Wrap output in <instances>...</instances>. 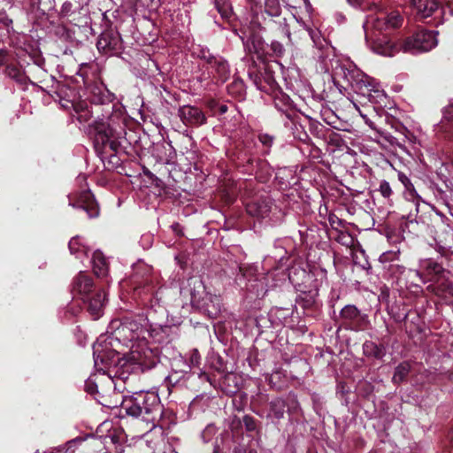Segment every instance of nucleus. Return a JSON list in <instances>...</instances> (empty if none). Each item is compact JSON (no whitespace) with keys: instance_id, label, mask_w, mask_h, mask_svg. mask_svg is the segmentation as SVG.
Here are the masks:
<instances>
[{"instance_id":"f257e3e1","label":"nucleus","mask_w":453,"mask_h":453,"mask_svg":"<svg viewBox=\"0 0 453 453\" xmlns=\"http://www.w3.org/2000/svg\"><path fill=\"white\" fill-rule=\"evenodd\" d=\"M92 349L97 372L85 380L84 388L88 394L98 400L97 395H104L111 388L121 391L118 383L126 382L128 376L125 371H119V367L124 368L127 362L112 348L111 342H94Z\"/></svg>"},{"instance_id":"f03ea898","label":"nucleus","mask_w":453,"mask_h":453,"mask_svg":"<svg viewBox=\"0 0 453 453\" xmlns=\"http://www.w3.org/2000/svg\"><path fill=\"white\" fill-rule=\"evenodd\" d=\"M121 409L127 416L140 418L151 427L162 416V406L158 395L153 391L139 390L122 396Z\"/></svg>"},{"instance_id":"7ed1b4c3","label":"nucleus","mask_w":453,"mask_h":453,"mask_svg":"<svg viewBox=\"0 0 453 453\" xmlns=\"http://www.w3.org/2000/svg\"><path fill=\"white\" fill-rule=\"evenodd\" d=\"M336 75L345 79L356 93L367 96L371 103L380 106L385 105L387 96L380 84L354 64L340 65L336 70Z\"/></svg>"},{"instance_id":"20e7f679","label":"nucleus","mask_w":453,"mask_h":453,"mask_svg":"<svg viewBox=\"0 0 453 453\" xmlns=\"http://www.w3.org/2000/svg\"><path fill=\"white\" fill-rule=\"evenodd\" d=\"M173 326H157L149 332L142 325L135 320L126 319L124 321L113 319L109 324L106 334L111 340H146L148 333L149 337L164 338L170 335L176 330Z\"/></svg>"},{"instance_id":"39448f33","label":"nucleus","mask_w":453,"mask_h":453,"mask_svg":"<svg viewBox=\"0 0 453 453\" xmlns=\"http://www.w3.org/2000/svg\"><path fill=\"white\" fill-rule=\"evenodd\" d=\"M180 294L189 297L193 305L203 309L210 318H216L221 311L219 297L207 293L203 281L197 277L189 278L187 286L181 288Z\"/></svg>"},{"instance_id":"423d86ee","label":"nucleus","mask_w":453,"mask_h":453,"mask_svg":"<svg viewBox=\"0 0 453 453\" xmlns=\"http://www.w3.org/2000/svg\"><path fill=\"white\" fill-rule=\"evenodd\" d=\"M117 116H111L107 122H98L96 126L95 148L98 151L107 152L109 149L111 152H117L120 147L119 139L124 134L122 121H115Z\"/></svg>"},{"instance_id":"0eeeda50","label":"nucleus","mask_w":453,"mask_h":453,"mask_svg":"<svg viewBox=\"0 0 453 453\" xmlns=\"http://www.w3.org/2000/svg\"><path fill=\"white\" fill-rule=\"evenodd\" d=\"M156 342H134L130 346V353L128 357L120 354L127 360V365L124 368L119 367V371H125L129 377V369L132 363H136L144 366H153L159 362L160 349L155 346Z\"/></svg>"},{"instance_id":"6e6552de","label":"nucleus","mask_w":453,"mask_h":453,"mask_svg":"<svg viewBox=\"0 0 453 453\" xmlns=\"http://www.w3.org/2000/svg\"><path fill=\"white\" fill-rule=\"evenodd\" d=\"M373 8L376 12L369 14L366 18L365 23L364 24L366 40H368V31L370 29L387 31L401 26L403 18L398 12L393 11L391 12H387L379 9L376 4L373 5Z\"/></svg>"},{"instance_id":"1a4fd4ad","label":"nucleus","mask_w":453,"mask_h":453,"mask_svg":"<svg viewBox=\"0 0 453 453\" xmlns=\"http://www.w3.org/2000/svg\"><path fill=\"white\" fill-rule=\"evenodd\" d=\"M437 43V32L419 30L405 40L403 49L405 52L418 54L431 50Z\"/></svg>"},{"instance_id":"9d476101","label":"nucleus","mask_w":453,"mask_h":453,"mask_svg":"<svg viewBox=\"0 0 453 453\" xmlns=\"http://www.w3.org/2000/svg\"><path fill=\"white\" fill-rule=\"evenodd\" d=\"M340 318L343 324L354 331H366L371 327L368 315L352 304H347L341 310Z\"/></svg>"},{"instance_id":"9b49d317","label":"nucleus","mask_w":453,"mask_h":453,"mask_svg":"<svg viewBox=\"0 0 453 453\" xmlns=\"http://www.w3.org/2000/svg\"><path fill=\"white\" fill-rule=\"evenodd\" d=\"M70 205L74 208H81L88 213V218H96L99 215L98 205L89 190L82 191L77 197L76 202H70Z\"/></svg>"},{"instance_id":"f8f14e48","label":"nucleus","mask_w":453,"mask_h":453,"mask_svg":"<svg viewBox=\"0 0 453 453\" xmlns=\"http://www.w3.org/2000/svg\"><path fill=\"white\" fill-rule=\"evenodd\" d=\"M94 287L92 279L83 272H81L74 279L73 291L75 295L81 296L84 301L87 300L88 294Z\"/></svg>"},{"instance_id":"ddd939ff","label":"nucleus","mask_w":453,"mask_h":453,"mask_svg":"<svg viewBox=\"0 0 453 453\" xmlns=\"http://www.w3.org/2000/svg\"><path fill=\"white\" fill-rule=\"evenodd\" d=\"M180 116L184 123L193 126H201L206 120L204 114L200 109L190 105L181 107Z\"/></svg>"},{"instance_id":"4468645a","label":"nucleus","mask_w":453,"mask_h":453,"mask_svg":"<svg viewBox=\"0 0 453 453\" xmlns=\"http://www.w3.org/2000/svg\"><path fill=\"white\" fill-rule=\"evenodd\" d=\"M217 343L218 346L211 347V350L208 352L207 361L214 370L221 374H226L227 372L226 363L224 357L219 353L221 347L226 346V344H224V342H217Z\"/></svg>"},{"instance_id":"2eb2a0df","label":"nucleus","mask_w":453,"mask_h":453,"mask_svg":"<svg viewBox=\"0 0 453 453\" xmlns=\"http://www.w3.org/2000/svg\"><path fill=\"white\" fill-rule=\"evenodd\" d=\"M371 48L375 53L386 57L394 56L398 50L396 45L385 35L374 38Z\"/></svg>"},{"instance_id":"dca6fc26","label":"nucleus","mask_w":453,"mask_h":453,"mask_svg":"<svg viewBox=\"0 0 453 453\" xmlns=\"http://www.w3.org/2000/svg\"><path fill=\"white\" fill-rule=\"evenodd\" d=\"M88 440V446L92 449H98L99 452H101L104 447L103 446V441L100 439L95 438L93 436H78L74 439L68 441L64 448L65 449V453H73L75 449L81 445L82 442Z\"/></svg>"},{"instance_id":"f3484780","label":"nucleus","mask_w":453,"mask_h":453,"mask_svg":"<svg viewBox=\"0 0 453 453\" xmlns=\"http://www.w3.org/2000/svg\"><path fill=\"white\" fill-rule=\"evenodd\" d=\"M201 58L207 59L222 81H225L229 77V65L223 58L211 56L209 53L207 56L205 52H203Z\"/></svg>"},{"instance_id":"a211bd4d","label":"nucleus","mask_w":453,"mask_h":453,"mask_svg":"<svg viewBox=\"0 0 453 453\" xmlns=\"http://www.w3.org/2000/svg\"><path fill=\"white\" fill-rule=\"evenodd\" d=\"M412 8L421 18L430 17L438 8L437 0H412Z\"/></svg>"},{"instance_id":"6ab92c4d","label":"nucleus","mask_w":453,"mask_h":453,"mask_svg":"<svg viewBox=\"0 0 453 453\" xmlns=\"http://www.w3.org/2000/svg\"><path fill=\"white\" fill-rule=\"evenodd\" d=\"M421 268L426 273L429 280L439 281L443 277L445 271L442 266L432 259L424 260L421 263Z\"/></svg>"},{"instance_id":"aec40b11","label":"nucleus","mask_w":453,"mask_h":453,"mask_svg":"<svg viewBox=\"0 0 453 453\" xmlns=\"http://www.w3.org/2000/svg\"><path fill=\"white\" fill-rule=\"evenodd\" d=\"M88 302V309L89 313L95 319L102 315V311L105 303L106 294L104 291H99L92 298H87Z\"/></svg>"},{"instance_id":"412c9836","label":"nucleus","mask_w":453,"mask_h":453,"mask_svg":"<svg viewBox=\"0 0 453 453\" xmlns=\"http://www.w3.org/2000/svg\"><path fill=\"white\" fill-rule=\"evenodd\" d=\"M92 267L97 277H105L108 274V263L100 250H96L92 257Z\"/></svg>"},{"instance_id":"4be33fe9","label":"nucleus","mask_w":453,"mask_h":453,"mask_svg":"<svg viewBox=\"0 0 453 453\" xmlns=\"http://www.w3.org/2000/svg\"><path fill=\"white\" fill-rule=\"evenodd\" d=\"M119 39L118 37H111L109 35H103L97 41L96 46L98 50L104 54H111L119 49Z\"/></svg>"},{"instance_id":"5701e85b","label":"nucleus","mask_w":453,"mask_h":453,"mask_svg":"<svg viewBox=\"0 0 453 453\" xmlns=\"http://www.w3.org/2000/svg\"><path fill=\"white\" fill-rule=\"evenodd\" d=\"M363 350L365 356L381 358L386 353L384 342H365Z\"/></svg>"},{"instance_id":"b1692460","label":"nucleus","mask_w":453,"mask_h":453,"mask_svg":"<svg viewBox=\"0 0 453 453\" xmlns=\"http://www.w3.org/2000/svg\"><path fill=\"white\" fill-rule=\"evenodd\" d=\"M69 250L72 254L76 255L78 258H81L82 256H88L89 247L81 239V237L76 236L70 240Z\"/></svg>"},{"instance_id":"393cba45","label":"nucleus","mask_w":453,"mask_h":453,"mask_svg":"<svg viewBox=\"0 0 453 453\" xmlns=\"http://www.w3.org/2000/svg\"><path fill=\"white\" fill-rule=\"evenodd\" d=\"M114 99V95L103 88H95L92 92L91 101L96 104H104L111 103Z\"/></svg>"},{"instance_id":"a878e982","label":"nucleus","mask_w":453,"mask_h":453,"mask_svg":"<svg viewBox=\"0 0 453 453\" xmlns=\"http://www.w3.org/2000/svg\"><path fill=\"white\" fill-rule=\"evenodd\" d=\"M286 403L282 398H276L270 403V411L268 417H272L277 420L284 417Z\"/></svg>"},{"instance_id":"bb28decb","label":"nucleus","mask_w":453,"mask_h":453,"mask_svg":"<svg viewBox=\"0 0 453 453\" xmlns=\"http://www.w3.org/2000/svg\"><path fill=\"white\" fill-rule=\"evenodd\" d=\"M244 337L257 340L263 332L255 319H250L247 320L244 328Z\"/></svg>"},{"instance_id":"cd10ccee","label":"nucleus","mask_w":453,"mask_h":453,"mask_svg":"<svg viewBox=\"0 0 453 453\" xmlns=\"http://www.w3.org/2000/svg\"><path fill=\"white\" fill-rule=\"evenodd\" d=\"M411 370V365L408 362H403L398 365L393 375V382L399 384L404 380Z\"/></svg>"},{"instance_id":"c85d7f7f","label":"nucleus","mask_w":453,"mask_h":453,"mask_svg":"<svg viewBox=\"0 0 453 453\" xmlns=\"http://www.w3.org/2000/svg\"><path fill=\"white\" fill-rule=\"evenodd\" d=\"M180 378L181 377L179 375L178 372L175 371L174 372L165 378L161 387L163 388H165L168 391V394H170L173 388L180 386Z\"/></svg>"},{"instance_id":"c756f323","label":"nucleus","mask_w":453,"mask_h":453,"mask_svg":"<svg viewBox=\"0 0 453 453\" xmlns=\"http://www.w3.org/2000/svg\"><path fill=\"white\" fill-rule=\"evenodd\" d=\"M177 363H182V368L180 369V372L183 373H188L192 365H196L200 362V356L198 354L197 349H194L191 357H190V363L191 365L188 364L182 357H180V359L176 360Z\"/></svg>"},{"instance_id":"7c9ffc66","label":"nucleus","mask_w":453,"mask_h":453,"mask_svg":"<svg viewBox=\"0 0 453 453\" xmlns=\"http://www.w3.org/2000/svg\"><path fill=\"white\" fill-rule=\"evenodd\" d=\"M215 6L223 18H229L232 8L227 0H215Z\"/></svg>"},{"instance_id":"2f4dec72","label":"nucleus","mask_w":453,"mask_h":453,"mask_svg":"<svg viewBox=\"0 0 453 453\" xmlns=\"http://www.w3.org/2000/svg\"><path fill=\"white\" fill-rule=\"evenodd\" d=\"M281 372L279 371H276L270 374L268 377H266V380L271 385L273 388H275L277 390L281 389L284 387V381L280 380Z\"/></svg>"},{"instance_id":"473e14b6","label":"nucleus","mask_w":453,"mask_h":453,"mask_svg":"<svg viewBox=\"0 0 453 453\" xmlns=\"http://www.w3.org/2000/svg\"><path fill=\"white\" fill-rule=\"evenodd\" d=\"M265 12L272 17H277L280 14V5L278 0H266Z\"/></svg>"},{"instance_id":"72a5a7b5","label":"nucleus","mask_w":453,"mask_h":453,"mask_svg":"<svg viewBox=\"0 0 453 453\" xmlns=\"http://www.w3.org/2000/svg\"><path fill=\"white\" fill-rule=\"evenodd\" d=\"M398 180L405 187V188L409 192V195L411 196V197L418 196L414 189L413 184L411 183L410 178L405 173L398 172Z\"/></svg>"},{"instance_id":"f704fd0d","label":"nucleus","mask_w":453,"mask_h":453,"mask_svg":"<svg viewBox=\"0 0 453 453\" xmlns=\"http://www.w3.org/2000/svg\"><path fill=\"white\" fill-rule=\"evenodd\" d=\"M5 73L8 77L19 82H22L24 80L22 72L18 67L13 65H8L5 69Z\"/></svg>"},{"instance_id":"c9c22d12","label":"nucleus","mask_w":453,"mask_h":453,"mask_svg":"<svg viewBox=\"0 0 453 453\" xmlns=\"http://www.w3.org/2000/svg\"><path fill=\"white\" fill-rule=\"evenodd\" d=\"M399 250L386 251L380 256L379 260L383 264L396 261L399 258Z\"/></svg>"},{"instance_id":"e433bc0d","label":"nucleus","mask_w":453,"mask_h":453,"mask_svg":"<svg viewBox=\"0 0 453 453\" xmlns=\"http://www.w3.org/2000/svg\"><path fill=\"white\" fill-rule=\"evenodd\" d=\"M217 433L216 426L209 424L201 433V437L204 442H209Z\"/></svg>"},{"instance_id":"4c0bfd02","label":"nucleus","mask_w":453,"mask_h":453,"mask_svg":"<svg viewBox=\"0 0 453 453\" xmlns=\"http://www.w3.org/2000/svg\"><path fill=\"white\" fill-rule=\"evenodd\" d=\"M379 191L380 195L385 198H389L393 193L389 182L385 180L380 181Z\"/></svg>"},{"instance_id":"58836bf2","label":"nucleus","mask_w":453,"mask_h":453,"mask_svg":"<svg viewBox=\"0 0 453 453\" xmlns=\"http://www.w3.org/2000/svg\"><path fill=\"white\" fill-rule=\"evenodd\" d=\"M242 421L247 431L253 432L257 429V421L253 417L250 415H244Z\"/></svg>"},{"instance_id":"ea45409f","label":"nucleus","mask_w":453,"mask_h":453,"mask_svg":"<svg viewBox=\"0 0 453 453\" xmlns=\"http://www.w3.org/2000/svg\"><path fill=\"white\" fill-rule=\"evenodd\" d=\"M354 104V107L357 109V111H358L359 115L362 117V119H364V121L365 122V124L371 128V129H373L375 130L376 129V127L374 125V123L367 117L366 114H364L362 112V111L360 110V108L355 104L353 103Z\"/></svg>"},{"instance_id":"a19ab883","label":"nucleus","mask_w":453,"mask_h":453,"mask_svg":"<svg viewBox=\"0 0 453 453\" xmlns=\"http://www.w3.org/2000/svg\"><path fill=\"white\" fill-rule=\"evenodd\" d=\"M203 400V395H196L192 402L189 403L188 411L190 412H194L196 409H198L200 402Z\"/></svg>"},{"instance_id":"79ce46f5","label":"nucleus","mask_w":453,"mask_h":453,"mask_svg":"<svg viewBox=\"0 0 453 453\" xmlns=\"http://www.w3.org/2000/svg\"><path fill=\"white\" fill-rule=\"evenodd\" d=\"M259 141L263 144L270 147L272 145V143H273V137L268 135V134H260L259 135Z\"/></svg>"},{"instance_id":"37998d69","label":"nucleus","mask_w":453,"mask_h":453,"mask_svg":"<svg viewBox=\"0 0 453 453\" xmlns=\"http://www.w3.org/2000/svg\"><path fill=\"white\" fill-rule=\"evenodd\" d=\"M282 32L285 34V35L288 37L289 42H292V34L290 32V25L284 24V27H282Z\"/></svg>"},{"instance_id":"c03bdc74","label":"nucleus","mask_w":453,"mask_h":453,"mask_svg":"<svg viewBox=\"0 0 453 453\" xmlns=\"http://www.w3.org/2000/svg\"><path fill=\"white\" fill-rule=\"evenodd\" d=\"M444 117L448 119H453V104L446 107L444 111Z\"/></svg>"},{"instance_id":"a18cd8bd","label":"nucleus","mask_w":453,"mask_h":453,"mask_svg":"<svg viewBox=\"0 0 453 453\" xmlns=\"http://www.w3.org/2000/svg\"><path fill=\"white\" fill-rule=\"evenodd\" d=\"M272 48L275 52H277L279 54H281L284 50L282 45L279 42H273Z\"/></svg>"},{"instance_id":"49530a36","label":"nucleus","mask_w":453,"mask_h":453,"mask_svg":"<svg viewBox=\"0 0 453 453\" xmlns=\"http://www.w3.org/2000/svg\"><path fill=\"white\" fill-rule=\"evenodd\" d=\"M6 53L4 50H0V65L5 62Z\"/></svg>"},{"instance_id":"de8ad7c7","label":"nucleus","mask_w":453,"mask_h":453,"mask_svg":"<svg viewBox=\"0 0 453 453\" xmlns=\"http://www.w3.org/2000/svg\"><path fill=\"white\" fill-rule=\"evenodd\" d=\"M348 2L353 6H361L362 0H348Z\"/></svg>"},{"instance_id":"09e8293b","label":"nucleus","mask_w":453,"mask_h":453,"mask_svg":"<svg viewBox=\"0 0 453 453\" xmlns=\"http://www.w3.org/2000/svg\"><path fill=\"white\" fill-rule=\"evenodd\" d=\"M198 377H199L200 379H202V380H209L208 375H207L205 372H200L198 373Z\"/></svg>"},{"instance_id":"8fccbe9b","label":"nucleus","mask_w":453,"mask_h":453,"mask_svg":"<svg viewBox=\"0 0 453 453\" xmlns=\"http://www.w3.org/2000/svg\"><path fill=\"white\" fill-rule=\"evenodd\" d=\"M311 38L315 42V35H314V33L313 31H311V29H307Z\"/></svg>"},{"instance_id":"3c124183","label":"nucleus","mask_w":453,"mask_h":453,"mask_svg":"<svg viewBox=\"0 0 453 453\" xmlns=\"http://www.w3.org/2000/svg\"><path fill=\"white\" fill-rule=\"evenodd\" d=\"M447 4H448L449 8L453 11V0L449 1Z\"/></svg>"},{"instance_id":"603ef678","label":"nucleus","mask_w":453,"mask_h":453,"mask_svg":"<svg viewBox=\"0 0 453 453\" xmlns=\"http://www.w3.org/2000/svg\"><path fill=\"white\" fill-rule=\"evenodd\" d=\"M232 377H234V375L232 373L226 375L227 380H230Z\"/></svg>"},{"instance_id":"864d4df0","label":"nucleus","mask_w":453,"mask_h":453,"mask_svg":"<svg viewBox=\"0 0 453 453\" xmlns=\"http://www.w3.org/2000/svg\"><path fill=\"white\" fill-rule=\"evenodd\" d=\"M449 246H441V249L444 251L445 250L449 249Z\"/></svg>"},{"instance_id":"5fc2aeb1","label":"nucleus","mask_w":453,"mask_h":453,"mask_svg":"<svg viewBox=\"0 0 453 453\" xmlns=\"http://www.w3.org/2000/svg\"><path fill=\"white\" fill-rule=\"evenodd\" d=\"M86 116H87V114H86L85 116H83V115H81H81H79V116H78V119H79L80 121H81V119H82L83 117H86Z\"/></svg>"},{"instance_id":"6e6d98bb","label":"nucleus","mask_w":453,"mask_h":453,"mask_svg":"<svg viewBox=\"0 0 453 453\" xmlns=\"http://www.w3.org/2000/svg\"><path fill=\"white\" fill-rule=\"evenodd\" d=\"M251 208H252V207H251V205H249V206H248V209H247V210H248V211H249L250 213H252Z\"/></svg>"},{"instance_id":"4d7b16f0","label":"nucleus","mask_w":453,"mask_h":453,"mask_svg":"<svg viewBox=\"0 0 453 453\" xmlns=\"http://www.w3.org/2000/svg\"><path fill=\"white\" fill-rule=\"evenodd\" d=\"M274 104H275L276 108H279V104H278V102L276 100L274 101Z\"/></svg>"},{"instance_id":"13d9d810","label":"nucleus","mask_w":453,"mask_h":453,"mask_svg":"<svg viewBox=\"0 0 453 453\" xmlns=\"http://www.w3.org/2000/svg\"><path fill=\"white\" fill-rule=\"evenodd\" d=\"M226 106L221 107V111H222L223 112H225V111H226Z\"/></svg>"},{"instance_id":"bf43d9fd","label":"nucleus","mask_w":453,"mask_h":453,"mask_svg":"<svg viewBox=\"0 0 453 453\" xmlns=\"http://www.w3.org/2000/svg\"><path fill=\"white\" fill-rule=\"evenodd\" d=\"M452 378H453V372H452Z\"/></svg>"}]
</instances>
